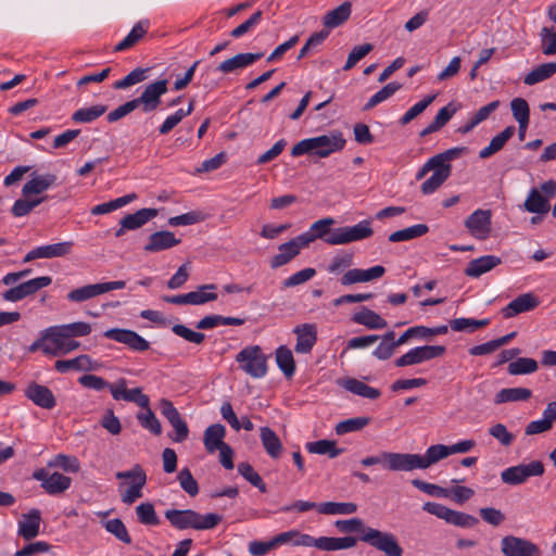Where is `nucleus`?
I'll use <instances>...</instances> for the list:
<instances>
[{"mask_svg": "<svg viewBox=\"0 0 556 556\" xmlns=\"http://www.w3.org/2000/svg\"><path fill=\"white\" fill-rule=\"evenodd\" d=\"M334 526L342 533L359 532L358 538H356L357 540L382 552L387 556H403V548L393 533L366 527L359 518L337 520Z\"/></svg>", "mask_w": 556, "mask_h": 556, "instance_id": "nucleus-1", "label": "nucleus"}, {"mask_svg": "<svg viewBox=\"0 0 556 556\" xmlns=\"http://www.w3.org/2000/svg\"><path fill=\"white\" fill-rule=\"evenodd\" d=\"M346 143L342 132L332 130L327 135L303 139L293 146L291 155L298 157L304 154L328 157L334 152L341 151Z\"/></svg>", "mask_w": 556, "mask_h": 556, "instance_id": "nucleus-2", "label": "nucleus"}, {"mask_svg": "<svg viewBox=\"0 0 556 556\" xmlns=\"http://www.w3.org/2000/svg\"><path fill=\"white\" fill-rule=\"evenodd\" d=\"M165 518L173 527L179 530H210L214 529L223 520V516L218 514L210 513L201 515L192 509H168L165 511Z\"/></svg>", "mask_w": 556, "mask_h": 556, "instance_id": "nucleus-3", "label": "nucleus"}, {"mask_svg": "<svg viewBox=\"0 0 556 556\" xmlns=\"http://www.w3.org/2000/svg\"><path fill=\"white\" fill-rule=\"evenodd\" d=\"M556 195V182L547 180L540 188H532L523 203V208L532 214L545 215L551 210L549 201Z\"/></svg>", "mask_w": 556, "mask_h": 556, "instance_id": "nucleus-4", "label": "nucleus"}, {"mask_svg": "<svg viewBox=\"0 0 556 556\" xmlns=\"http://www.w3.org/2000/svg\"><path fill=\"white\" fill-rule=\"evenodd\" d=\"M236 361L253 378H263L267 372V358L258 345L244 348L237 354Z\"/></svg>", "mask_w": 556, "mask_h": 556, "instance_id": "nucleus-5", "label": "nucleus"}, {"mask_svg": "<svg viewBox=\"0 0 556 556\" xmlns=\"http://www.w3.org/2000/svg\"><path fill=\"white\" fill-rule=\"evenodd\" d=\"M450 455V446L444 444H435L429 446L424 455L404 453L405 471H413L415 469H427Z\"/></svg>", "mask_w": 556, "mask_h": 556, "instance_id": "nucleus-6", "label": "nucleus"}, {"mask_svg": "<svg viewBox=\"0 0 556 556\" xmlns=\"http://www.w3.org/2000/svg\"><path fill=\"white\" fill-rule=\"evenodd\" d=\"M125 286H126V283L123 280L86 285V286H83L80 288H76V289H73L72 291H70L66 295V299L70 302L81 303V302L88 301L90 299H93L98 295H101L103 293H106V292H110L113 290L124 289Z\"/></svg>", "mask_w": 556, "mask_h": 556, "instance_id": "nucleus-7", "label": "nucleus"}, {"mask_svg": "<svg viewBox=\"0 0 556 556\" xmlns=\"http://www.w3.org/2000/svg\"><path fill=\"white\" fill-rule=\"evenodd\" d=\"M544 473V465L540 460H533L529 464H520L506 468L501 473V479L509 485H518L527 481L530 477H538Z\"/></svg>", "mask_w": 556, "mask_h": 556, "instance_id": "nucleus-8", "label": "nucleus"}, {"mask_svg": "<svg viewBox=\"0 0 556 556\" xmlns=\"http://www.w3.org/2000/svg\"><path fill=\"white\" fill-rule=\"evenodd\" d=\"M167 85L168 81L166 79H160L147 85L141 96L132 99L136 101L137 108L140 106L144 113L155 111L162 103V96L168 90Z\"/></svg>", "mask_w": 556, "mask_h": 556, "instance_id": "nucleus-9", "label": "nucleus"}, {"mask_svg": "<svg viewBox=\"0 0 556 556\" xmlns=\"http://www.w3.org/2000/svg\"><path fill=\"white\" fill-rule=\"evenodd\" d=\"M374 230L369 220H361L354 226H343L336 228V237L330 241L336 245H344L355 241H361L371 237Z\"/></svg>", "mask_w": 556, "mask_h": 556, "instance_id": "nucleus-10", "label": "nucleus"}, {"mask_svg": "<svg viewBox=\"0 0 556 556\" xmlns=\"http://www.w3.org/2000/svg\"><path fill=\"white\" fill-rule=\"evenodd\" d=\"M51 283L52 278L50 276L36 277L4 291L2 293V299L8 302H18L29 295L35 294Z\"/></svg>", "mask_w": 556, "mask_h": 556, "instance_id": "nucleus-11", "label": "nucleus"}, {"mask_svg": "<svg viewBox=\"0 0 556 556\" xmlns=\"http://www.w3.org/2000/svg\"><path fill=\"white\" fill-rule=\"evenodd\" d=\"M445 353L443 345H424L417 346L403 354L401 357L395 359V366L405 367L417 365L426 361H430L442 356Z\"/></svg>", "mask_w": 556, "mask_h": 556, "instance_id": "nucleus-12", "label": "nucleus"}, {"mask_svg": "<svg viewBox=\"0 0 556 556\" xmlns=\"http://www.w3.org/2000/svg\"><path fill=\"white\" fill-rule=\"evenodd\" d=\"M333 224L334 219L332 217H325L314 222L307 231L299 235L302 244L308 247L315 240L320 239L329 245H334L333 242L330 241L336 237V228L331 229Z\"/></svg>", "mask_w": 556, "mask_h": 556, "instance_id": "nucleus-13", "label": "nucleus"}, {"mask_svg": "<svg viewBox=\"0 0 556 556\" xmlns=\"http://www.w3.org/2000/svg\"><path fill=\"white\" fill-rule=\"evenodd\" d=\"M491 218L492 213L490 210L478 208L466 218L465 227L473 238L485 240L492 230Z\"/></svg>", "mask_w": 556, "mask_h": 556, "instance_id": "nucleus-14", "label": "nucleus"}, {"mask_svg": "<svg viewBox=\"0 0 556 556\" xmlns=\"http://www.w3.org/2000/svg\"><path fill=\"white\" fill-rule=\"evenodd\" d=\"M501 551L505 556H540L536 544L523 538L506 535L501 541Z\"/></svg>", "mask_w": 556, "mask_h": 556, "instance_id": "nucleus-15", "label": "nucleus"}, {"mask_svg": "<svg viewBox=\"0 0 556 556\" xmlns=\"http://www.w3.org/2000/svg\"><path fill=\"white\" fill-rule=\"evenodd\" d=\"M103 336L118 343L125 344L135 352L149 350L150 343L136 331L124 328H112L104 331Z\"/></svg>", "mask_w": 556, "mask_h": 556, "instance_id": "nucleus-16", "label": "nucleus"}, {"mask_svg": "<svg viewBox=\"0 0 556 556\" xmlns=\"http://www.w3.org/2000/svg\"><path fill=\"white\" fill-rule=\"evenodd\" d=\"M111 394L116 401H126L136 403L142 408H148L150 399L142 393L141 388L127 389V381L125 378L118 379L114 386H111Z\"/></svg>", "mask_w": 556, "mask_h": 556, "instance_id": "nucleus-17", "label": "nucleus"}, {"mask_svg": "<svg viewBox=\"0 0 556 556\" xmlns=\"http://www.w3.org/2000/svg\"><path fill=\"white\" fill-rule=\"evenodd\" d=\"M34 479L41 482V486L48 494L55 495L66 491L72 483V479L60 472L49 473L45 469L34 472Z\"/></svg>", "mask_w": 556, "mask_h": 556, "instance_id": "nucleus-18", "label": "nucleus"}, {"mask_svg": "<svg viewBox=\"0 0 556 556\" xmlns=\"http://www.w3.org/2000/svg\"><path fill=\"white\" fill-rule=\"evenodd\" d=\"M364 467L374 465H381L383 468L391 471H405V457L404 453L396 452H381L375 456H367L361 460Z\"/></svg>", "mask_w": 556, "mask_h": 556, "instance_id": "nucleus-19", "label": "nucleus"}, {"mask_svg": "<svg viewBox=\"0 0 556 556\" xmlns=\"http://www.w3.org/2000/svg\"><path fill=\"white\" fill-rule=\"evenodd\" d=\"M73 248L72 241H64L59 243H52L41 245L30 250L24 257L23 262L28 263L36 258H53L62 257L71 253Z\"/></svg>", "mask_w": 556, "mask_h": 556, "instance_id": "nucleus-20", "label": "nucleus"}, {"mask_svg": "<svg viewBox=\"0 0 556 556\" xmlns=\"http://www.w3.org/2000/svg\"><path fill=\"white\" fill-rule=\"evenodd\" d=\"M386 273V268L376 265L368 269L353 268L343 274L340 279L342 286H351L359 282H368L381 278Z\"/></svg>", "mask_w": 556, "mask_h": 556, "instance_id": "nucleus-21", "label": "nucleus"}, {"mask_svg": "<svg viewBox=\"0 0 556 556\" xmlns=\"http://www.w3.org/2000/svg\"><path fill=\"white\" fill-rule=\"evenodd\" d=\"M181 242L176 238L175 233L168 230H161L151 233L148 242L144 244L143 250L148 253H157L161 251L169 250Z\"/></svg>", "mask_w": 556, "mask_h": 556, "instance_id": "nucleus-22", "label": "nucleus"}, {"mask_svg": "<svg viewBox=\"0 0 556 556\" xmlns=\"http://www.w3.org/2000/svg\"><path fill=\"white\" fill-rule=\"evenodd\" d=\"M539 304L540 301L533 293H523L502 308V315L505 318H513L519 314L536 308Z\"/></svg>", "mask_w": 556, "mask_h": 556, "instance_id": "nucleus-23", "label": "nucleus"}, {"mask_svg": "<svg viewBox=\"0 0 556 556\" xmlns=\"http://www.w3.org/2000/svg\"><path fill=\"white\" fill-rule=\"evenodd\" d=\"M66 337L67 334L61 325L46 328L45 338L47 339L48 346L45 348V355L53 357L64 355Z\"/></svg>", "mask_w": 556, "mask_h": 556, "instance_id": "nucleus-24", "label": "nucleus"}, {"mask_svg": "<svg viewBox=\"0 0 556 556\" xmlns=\"http://www.w3.org/2000/svg\"><path fill=\"white\" fill-rule=\"evenodd\" d=\"M264 55L263 52L257 53H238L233 55L232 58H229L225 61H223L218 67L217 71H219L223 74H231L236 73L239 70H243L252 64H254L256 61L262 59Z\"/></svg>", "mask_w": 556, "mask_h": 556, "instance_id": "nucleus-25", "label": "nucleus"}, {"mask_svg": "<svg viewBox=\"0 0 556 556\" xmlns=\"http://www.w3.org/2000/svg\"><path fill=\"white\" fill-rule=\"evenodd\" d=\"M304 248L306 247L305 244H302V240L299 236L292 238L286 243L280 244L278 247V253L270 260L271 268H278L288 264Z\"/></svg>", "mask_w": 556, "mask_h": 556, "instance_id": "nucleus-26", "label": "nucleus"}, {"mask_svg": "<svg viewBox=\"0 0 556 556\" xmlns=\"http://www.w3.org/2000/svg\"><path fill=\"white\" fill-rule=\"evenodd\" d=\"M293 331L296 334L295 352L301 354L309 353L317 341L316 325L302 324L296 326Z\"/></svg>", "mask_w": 556, "mask_h": 556, "instance_id": "nucleus-27", "label": "nucleus"}, {"mask_svg": "<svg viewBox=\"0 0 556 556\" xmlns=\"http://www.w3.org/2000/svg\"><path fill=\"white\" fill-rule=\"evenodd\" d=\"M54 368L58 372L65 374L70 370L76 371H91L99 368V364L94 362L89 355L81 354L71 359H59L54 363Z\"/></svg>", "mask_w": 556, "mask_h": 556, "instance_id": "nucleus-28", "label": "nucleus"}, {"mask_svg": "<svg viewBox=\"0 0 556 556\" xmlns=\"http://www.w3.org/2000/svg\"><path fill=\"white\" fill-rule=\"evenodd\" d=\"M25 395L37 406L45 409H52L56 404L52 391L48 387L38 384L36 382L28 384L27 389L25 390Z\"/></svg>", "mask_w": 556, "mask_h": 556, "instance_id": "nucleus-29", "label": "nucleus"}, {"mask_svg": "<svg viewBox=\"0 0 556 556\" xmlns=\"http://www.w3.org/2000/svg\"><path fill=\"white\" fill-rule=\"evenodd\" d=\"M40 523V511L34 508L28 514L22 515L18 521V534L29 541L39 534Z\"/></svg>", "mask_w": 556, "mask_h": 556, "instance_id": "nucleus-30", "label": "nucleus"}, {"mask_svg": "<svg viewBox=\"0 0 556 556\" xmlns=\"http://www.w3.org/2000/svg\"><path fill=\"white\" fill-rule=\"evenodd\" d=\"M502 263L501 258L495 255H484L471 260L465 268V275L471 278H478L481 275L492 270Z\"/></svg>", "mask_w": 556, "mask_h": 556, "instance_id": "nucleus-31", "label": "nucleus"}, {"mask_svg": "<svg viewBox=\"0 0 556 556\" xmlns=\"http://www.w3.org/2000/svg\"><path fill=\"white\" fill-rule=\"evenodd\" d=\"M56 177L53 174H45V175H37L31 174L30 180H28L23 189L22 194L23 197H31L34 194H40L43 191L48 190L51 186L55 184Z\"/></svg>", "mask_w": 556, "mask_h": 556, "instance_id": "nucleus-32", "label": "nucleus"}, {"mask_svg": "<svg viewBox=\"0 0 556 556\" xmlns=\"http://www.w3.org/2000/svg\"><path fill=\"white\" fill-rule=\"evenodd\" d=\"M226 428L222 424L208 426L203 433V443L207 453L213 454L217 448L223 447L227 443L224 441Z\"/></svg>", "mask_w": 556, "mask_h": 556, "instance_id": "nucleus-33", "label": "nucleus"}, {"mask_svg": "<svg viewBox=\"0 0 556 556\" xmlns=\"http://www.w3.org/2000/svg\"><path fill=\"white\" fill-rule=\"evenodd\" d=\"M339 386L358 396L376 400L381 395L380 390L372 388L355 378H345L338 381Z\"/></svg>", "mask_w": 556, "mask_h": 556, "instance_id": "nucleus-34", "label": "nucleus"}, {"mask_svg": "<svg viewBox=\"0 0 556 556\" xmlns=\"http://www.w3.org/2000/svg\"><path fill=\"white\" fill-rule=\"evenodd\" d=\"M260 439L266 453L274 459H278L282 454V443L279 437L269 427H261Z\"/></svg>", "mask_w": 556, "mask_h": 556, "instance_id": "nucleus-35", "label": "nucleus"}, {"mask_svg": "<svg viewBox=\"0 0 556 556\" xmlns=\"http://www.w3.org/2000/svg\"><path fill=\"white\" fill-rule=\"evenodd\" d=\"M352 320L372 330L383 329L388 326V323L378 313L365 306L352 316Z\"/></svg>", "mask_w": 556, "mask_h": 556, "instance_id": "nucleus-36", "label": "nucleus"}, {"mask_svg": "<svg viewBox=\"0 0 556 556\" xmlns=\"http://www.w3.org/2000/svg\"><path fill=\"white\" fill-rule=\"evenodd\" d=\"M157 214L159 211L156 208H141L123 217L121 224H123L124 228H128V230H136L156 217Z\"/></svg>", "mask_w": 556, "mask_h": 556, "instance_id": "nucleus-37", "label": "nucleus"}, {"mask_svg": "<svg viewBox=\"0 0 556 556\" xmlns=\"http://www.w3.org/2000/svg\"><path fill=\"white\" fill-rule=\"evenodd\" d=\"M351 12L352 4L345 1L336 9L327 12L323 17V24L328 29L336 28L349 20Z\"/></svg>", "mask_w": 556, "mask_h": 556, "instance_id": "nucleus-38", "label": "nucleus"}, {"mask_svg": "<svg viewBox=\"0 0 556 556\" xmlns=\"http://www.w3.org/2000/svg\"><path fill=\"white\" fill-rule=\"evenodd\" d=\"M515 134V127L508 126L503 131L493 137L485 148L480 150L479 157L488 159L503 149L505 143L513 137Z\"/></svg>", "mask_w": 556, "mask_h": 556, "instance_id": "nucleus-39", "label": "nucleus"}, {"mask_svg": "<svg viewBox=\"0 0 556 556\" xmlns=\"http://www.w3.org/2000/svg\"><path fill=\"white\" fill-rule=\"evenodd\" d=\"M149 22L140 21L134 25L128 35L115 46V51H125L136 46L140 39L148 33Z\"/></svg>", "mask_w": 556, "mask_h": 556, "instance_id": "nucleus-40", "label": "nucleus"}, {"mask_svg": "<svg viewBox=\"0 0 556 556\" xmlns=\"http://www.w3.org/2000/svg\"><path fill=\"white\" fill-rule=\"evenodd\" d=\"M216 289L217 286L214 283L199 286L188 293L189 305H203L217 300Z\"/></svg>", "mask_w": 556, "mask_h": 556, "instance_id": "nucleus-41", "label": "nucleus"}, {"mask_svg": "<svg viewBox=\"0 0 556 556\" xmlns=\"http://www.w3.org/2000/svg\"><path fill=\"white\" fill-rule=\"evenodd\" d=\"M356 544H357V539L354 536H344V538L320 536V538H318V549L327 551V552L351 548V547H354Z\"/></svg>", "mask_w": 556, "mask_h": 556, "instance_id": "nucleus-42", "label": "nucleus"}, {"mask_svg": "<svg viewBox=\"0 0 556 556\" xmlns=\"http://www.w3.org/2000/svg\"><path fill=\"white\" fill-rule=\"evenodd\" d=\"M531 390L527 388H506L496 393L494 403L503 404L508 402L527 401L531 397Z\"/></svg>", "mask_w": 556, "mask_h": 556, "instance_id": "nucleus-43", "label": "nucleus"}, {"mask_svg": "<svg viewBox=\"0 0 556 556\" xmlns=\"http://www.w3.org/2000/svg\"><path fill=\"white\" fill-rule=\"evenodd\" d=\"M556 73V63L555 62H548L539 65L538 67L533 68L530 73H528L523 79V83L528 86L535 85L538 83H541L551 76H553Z\"/></svg>", "mask_w": 556, "mask_h": 556, "instance_id": "nucleus-44", "label": "nucleus"}, {"mask_svg": "<svg viewBox=\"0 0 556 556\" xmlns=\"http://www.w3.org/2000/svg\"><path fill=\"white\" fill-rule=\"evenodd\" d=\"M276 362L287 378H291L295 371V363L291 350L285 345L276 350Z\"/></svg>", "mask_w": 556, "mask_h": 556, "instance_id": "nucleus-45", "label": "nucleus"}, {"mask_svg": "<svg viewBox=\"0 0 556 556\" xmlns=\"http://www.w3.org/2000/svg\"><path fill=\"white\" fill-rule=\"evenodd\" d=\"M357 505L352 502H325L318 505V513L323 515H352L356 513Z\"/></svg>", "mask_w": 556, "mask_h": 556, "instance_id": "nucleus-46", "label": "nucleus"}, {"mask_svg": "<svg viewBox=\"0 0 556 556\" xmlns=\"http://www.w3.org/2000/svg\"><path fill=\"white\" fill-rule=\"evenodd\" d=\"M429 228L425 224H417L405 229H401L392 232L389 236L390 242H402L408 241L418 237H421L428 232Z\"/></svg>", "mask_w": 556, "mask_h": 556, "instance_id": "nucleus-47", "label": "nucleus"}, {"mask_svg": "<svg viewBox=\"0 0 556 556\" xmlns=\"http://www.w3.org/2000/svg\"><path fill=\"white\" fill-rule=\"evenodd\" d=\"M106 112V106L103 104H96L88 108H81L74 112L72 121L75 123H91L102 116Z\"/></svg>", "mask_w": 556, "mask_h": 556, "instance_id": "nucleus-48", "label": "nucleus"}, {"mask_svg": "<svg viewBox=\"0 0 556 556\" xmlns=\"http://www.w3.org/2000/svg\"><path fill=\"white\" fill-rule=\"evenodd\" d=\"M370 418L366 416H359L349 418L337 424L334 430L338 435H343L350 432H356L368 426Z\"/></svg>", "mask_w": 556, "mask_h": 556, "instance_id": "nucleus-49", "label": "nucleus"}, {"mask_svg": "<svg viewBox=\"0 0 556 556\" xmlns=\"http://www.w3.org/2000/svg\"><path fill=\"white\" fill-rule=\"evenodd\" d=\"M306 448L309 453L319 455H329L334 458L341 454L342 450L337 448L336 442L330 440H318L315 442H308Z\"/></svg>", "mask_w": 556, "mask_h": 556, "instance_id": "nucleus-50", "label": "nucleus"}, {"mask_svg": "<svg viewBox=\"0 0 556 556\" xmlns=\"http://www.w3.org/2000/svg\"><path fill=\"white\" fill-rule=\"evenodd\" d=\"M353 264V254L351 252L341 251L337 253L329 262L326 270L329 274L338 275L343 273Z\"/></svg>", "mask_w": 556, "mask_h": 556, "instance_id": "nucleus-51", "label": "nucleus"}, {"mask_svg": "<svg viewBox=\"0 0 556 556\" xmlns=\"http://www.w3.org/2000/svg\"><path fill=\"white\" fill-rule=\"evenodd\" d=\"M490 324V319H475V318H455L451 320L450 326L454 331L473 332L479 328H483Z\"/></svg>", "mask_w": 556, "mask_h": 556, "instance_id": "nucleus-52", "label": "nucleus"}, {"mask_svg": "<svg viewBox=\"0 0 556 556\" xmlns=\"http://www.w3.org/2000/svg\"><path fill=\"white\" fill-rule=\"evenodd\" d=\"M46 200L45 197L31 198L24 197L14 202L11 212L15 217H23L29 214L35 207L41 204Z\"/></svg>", "mask_w": 556, "mask_h": 556, "instance_id": "nucleus-53", "label": "nucleus"}, {"mask_svg": "<svg viewBox=\"0 0 556 556\" xmlns=\"http://www.w3.org/2000/svg\"><path fill=\"white\" fill-rule=\"evenodd\" d=\"M538 362L529 357H519L516 361L509 363L507 371L510 375H528L538 370Z\"/></svg>", "mask_w": 556, "mask_h": 556, "instance_id": "nucleus-54", "label": "nucleus"}, {"mask_svg": "<svg viewBox=\"0 0 556 556\" xmlns=\"http://www.w3.org/2000/svg\"><path fill=\"white\" fill-rule=\"evenodd\" d=\"M401 84L396 81H392L387 84L383 88H381L379 91H377L365 104L364 110H370L378 105L379 103L388 100L391 98L400 88Z\"/></svg>", "mask_w": 556, "mask_h": 556, "instance_id": "nucleus-55", "label": "nucleus"}, {"mask_svg": "<svg viewBox=\"0 0 556 556\" xmlns=\"http://www.w3.org/2000/svg\"><path fill=\"white\" fill-rule=\"evenodd\" d=\"M105 530L114 535L117 540L125 544L131 543V536L129 535L124 522L119 518H114L103 522Z\"/></svg>", "mask_w": 556, "mask_h": 556, "instance_id": "nucleus-56", "label": "nucleus"}, {"mask_svg": "<svg viewBox=\"0 0 556 556\" xmlns=\"http://www.w3.org/2000/svg\"><path fill=\"white\" fill-rule=\"evenodd\" d=\"M136 514L139 522L142 525L157 526L160 523L154 506L150 502L138 505L136 507Z\"/></svg>", "mask_w": 556, "mask_h": 556, "instance_id": "nucleus-57", "label": "nucleus"}, {"mask_svg": "<svg viewBox=\"0 0 556 556\" xmlns=\"http://www.w3.org/2000/svg\"><path fill=\"white\" fill-rule=\"evenodd\" d=\"M238 471L253 486L257 488L263 493L266 492V484L249 463H240L238 465Z\"/></svg>", "mask_w": 556, "mask_h": 556, "instance_id": "nucleus-58", "label": "nucleus"}, {"mask_svg": "<svg viewBox=\"0 0 556 556\" xmlns=\"http://www.w3.org/2000/svg\"><path fill=\"white\" fill-rule=\"evenodd\" d=\"M446 522L462 528H473L479 520L472 515L450 509Z\"/></svg>", "mask_w": 556, "mask_h": 556, "instance_id": "nucleus-59", "label": "nucleus"}, {"mask_svg": "<svg viewBox=\"0 0 556 556\" xmlns=\"http://www.w3.org/2000/svg\"><path fill=\"white\" fill-rule=\"evenodd\" d=\"M148 70L137 67L127 74L124 78L114 83V89H126L143 81L147 78Z\"/></svg>", "mask_w": 556, "mask_h": 556, "instance_id": "nucleus-60", "label": "nucleus"}, {"mask_svg": "<svg viewBox=\"0 0 556 556\" xmlns=\"http://www.w3.org/2000/svg\"><path fill=\"white\" fill-rule=\"evenodd\" d=\"M434 99H435V94L427 96L421 101L414 104L400 118V123L402 125H407L408 123H410L418 115H420L433 102Z\"/></svg>", "mask_w": 556, "mask_h": 556, "instance_id": "nucleus-61", "label": "nucleus"}, {"mask_svg": "<svg viewBox=\"0 0 556 556\" xmlns=\"http://www.w3.org/2000/svg\"><path fill=\"white\" fill-rule=\"evenodd\" d=\"M146 412L139 413L137 418L140 425L151 431L153 434L159 435L162 433V426L159 419L155 417L154 413L151 410L150 406L144 408Z\"/></svg>", "mask_w": 556, "mask_h": 556, "instance_id": "nucleus-62", "label": "nucleus"}, {"mask_svg": "<svg viewBox=\"0 0 556 556\" xmlns=\"http://www.w3.org/2000/svg\"><path fill=\"white\" fill-rule=\"evenodd\" d=\"M177 479L179 481L181 489L190 496L193 497L199 493V484L197 480L193 478L189 468H182L179 471Z\"/></svg>", "mask_w": 556, "mask_h": 556, "instance_id": "nucleus-63", "label": "nucleus"}, {"mask_svg": "<svg viewBox=\"0 0 556 556\" xmlns=\"http://www.w3.org/2000/svg\"><path fill=\"white\" fill-rule=\"evenodd\" d=\"M541 48L545 55L556 54V30L543 27L540 33Z\"/></svg>", "mask_w": 556, "mask_h": 556, "instance_id": "nucleus-64", "label": "nucleus"}]
</instances>
